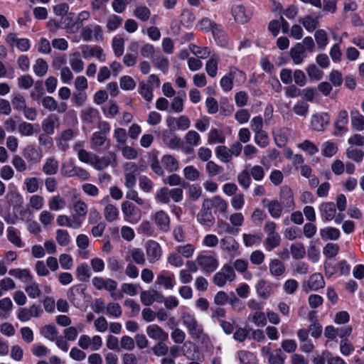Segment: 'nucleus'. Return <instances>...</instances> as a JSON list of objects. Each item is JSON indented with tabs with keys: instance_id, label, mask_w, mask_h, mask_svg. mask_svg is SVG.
I'll return each instance as SVG.
<instances>
[{
	"instance_id": "nucleus-36",
	"label": "nucleus",
	"mask_w": 364,
	"mask_h": 364,
	"mask_svg": "<svg viewBox=\"0 0 364 364\" xmlns=\"http://www.w3.org/2000/svg\"><path fill=\"white\" fill-rule=\"evenodd\" d=\"M75 274L80 282L88 281L92 275L91 269L86 262H82L77 266Z\"/></svg>"
},
{
	"instance_id": "nucleus-34",
	"label": "nucleus",
	"mask_w": 364,
	"mask_h": 364,
	"mask_svg": "<svg viewBox=\"0 0 364 364\" xmlns=\"http://www.w3.org/2000/svg\"><path fill=\"white\" fill-rule=\"evenodd\" d=\"M305 48L302 43H296L290 50V56L296 65L301 64L305 58Z\"/></svg>"
},
{
	"instance_id": "nucleus-9",
	"label": "nucleus",
	"mask_w": 364,
	"mask_h": 364,
	"mask_svg": "<svg viewBox=\"0 0 364 364\" xmlns=\"http://www.w3.org/2000/svg\"><path fill=\"white\" fill-rule=\"evenodd\" d=\"M325 287V281L321 274L315 272L311 274L308 279L302 283V289L308 293L316 291Z\"/></svg>"
},
{
	"instance_id": "nucleus-58",
	"label": "nucleus",
	"mask_w": 364,
	"mask_h": 364,
	"mask_svg": "<svg viewBox=\"0 0 364 364\" xmlns=\"http://www.w3.org/2000/svg\"><path fill=\"white\" fill-rule=\"evenodd\" d=\"M55 240L58 244L62 247L68 246L71 242V237L66 230L58 229L55 232Z\"/></svg>"
},
{
	"instance_id": "nucleus-15",
	"label": "nucleus",
	"mask_w": 364,
	"mask_h": 364,
	"mask_svg": "<svg viewBox=\"0 0 364 364\" xmlns=\"http://www.w3.org/2000/svg\"><path fill=\"white\" fill-rule=\"evenodd\" d=\"M5 42L11 47L16 46L21 52H26L31 47L30 41L26 38H18L14 33H9L5 36Z\"/></svg>"
},
{
	"instance_id": "nucleus-5",
	"label": "nucleus",
	"mask_w": 364,
	"mask_h": 364,
	"mask_svg": "<svg viewBox=\"0 0 364 364\" xmlns=\"http://www.w3.org/2000/svg\"><path fill=\"white\" fill-rule=\"evenodd\" d=\"M121 208L125 222L134 225L141 220V215L133 203L124 201L122 203Z\"/></svg>"
},
{
	"instance_id": "nucleus-3",
	"label": "nucleus",
	"mask_w": 364,
	"mask_h": 364,
	"mask_svg": "<svg viewBox=\"0 0 364 364\" xmlns=\"http://www.w3.org/2000/svg\"><path fill=\"white\" fill-rule=\"evenodd\" d=\"M93 287L97 290L105 289L111 293V296L115 299H122V294H117L114 291L117 287V282L110 278H104L102 277H94L92 279Z\"/></svg>"
},
{
	"instance_id": "nucleus-7",
	"label": "nucleus",
	"mask_w": 364,
	"mask_h": 364,
	"mask_svg": "<svg viewBox=\"0 0 364 364\" xmlns=\"http://www.w3.org/2000/svg\"><path fill=\"white\" fill-rule=\"evenodd\" d=\"M261 355L268 364H284L286 359V355L282 349L277 348L272 350L269 345L262 348Z\"/></svg>"
},
{
	"instance_id": "nucleus-44",
	"label": "nucleus",
	"mask_w": 364,
	"mask_h": 364,
	"mask_svg": "<svg viewBox=\"0 0 364 364\" xmlns=\"http://www.w3.org/2000/svg\"><path fill=\"white\" fill-rule=\"evenodd\" d=\"M299 21L305 29L309 32L314 31L318 26V18L315 14L306 15Z\"/></svg>"
},
{
	"instance_id": "nucleus-30",
	"label": "nucleus",
	"mask_w": 364,
	"mask_h": 364,
	"mask_svg": "<svg viewBox=\"0 0 364 364\" xmlns=\"http://www.w3.org/2000/svg\"><path fill=\"white\" fill-rule=\"evenodd\" d=\"M94 159L92 161L91 166H92L97 170H102L107 168L109 164L111 159H113L115 164L116 163V156L114 154H110L109 156H102L98 157L95 154Z\"/></svg>"
},
{
	"instance_id": "nucleus-20",
	"label": "nucleus",
	"mask_w": 364,
	"mask_h": 364,
	"mask_svg": "<svg viewBox=\"0 0 364 364\" xmlns=\"http://www.w3.org/2000/svg\"><path fill=\"white\" fill-rule=\"evenodd\" d=\"M42 106L49 112L56 111L58 113H64L68 109V105L64 102H58L53 97L46 96L42 99Z\"/></svg>"
},
{
	"instance_id": "nucleus-51",
	"label": "nucleus",
	"mask_w": 364,
	"mask_h": 364,
	"mask_svg": "<svg viewBox=\"0 0 364 364\" xmlns=\"http://www.w3.org/2000/svg\"><path fill=\"white\" fill-rule=\"evenodd\" d=\"M218 60V56L216 55H213L206 62L205 70L207 74L211 77H215L217 75Z\"/></svg>"
},
{
	"instance_id": "nucleus-12",
	"label": "nucleus",
	"mask_w": 364,
	"mask_h": 364,
	"mask_svg": "<svg viewBox=\"0 0 364 364\" xmlns=\"http://www.w3.org/2000/svg\"><path fill=\"white\" fill-rule=\"evenodd\" d=\"M151 218L159 230L164 232H167L169 230L171 218L164 210H159L153 213Z\"/></svg>"
},
{
	"instance_id": "nucleus-21",
	"label": "nucleus",
	"mask_w": 364,
	"mask_h": 364,
	"mask_svg": "<svg viewBox=\"0 0 364 364\" xmlns=\"http://www.w3.org/2000/svg\"><path fill=\"white\" fill-rule=\"evenodd\" d=\"M76 136V132L72 129H66L60 132L56 137V145L61 151H65L68 147V142Z\"/></svg>"
},
{
	"instance_id": "nucleus-55",
	"label": "nucleus",
	"mask_w": 364,
	"mask_h": 364,
	"mask_svg": "<svg viewBox=\"0 0 364 364\" xmlns=\"http://www.w3.org/2000/svg\"><path fill=\"white\" fill-rule=\"evenodd\" d=\"M269 268L270 274L274 277L281 276L285 272L284 264L277 259L270 261Z\"/></svg>"
},
{
	"instance_id": "nucleus-49",
	"label": "nucleus",
	"mask_w": 364,
	"mask_h": 364,
	"mask_svg": "<svg viewBox=\"0 0 364 364\" xmlns=\"http://www.w3.org/2000/svg\"><path fill=\"white\" fill-rule=\"evenodd\" d=\"M40 333L46 339L54 341L58 336V331L55 325H46L40 329Z\"/></svg>"
},
{
	"instance_id": "nucleus-32",
	"label": "nucleus",
	"mask_w": 364,
	"mask_h": 364,
	"mask_svg": "<svg viewBox=\"0 0 364 364\" xmlns=\"http://www.w3.org/2000/svg\"><path fill=\"white\" fill-rule=\"evenodd\" d=\"M103 215L107 222L112 223L119 218V210L117 205L107 203L105 205Z\"/></svg>"
},
{
	"instance_id": "nucleus-24",
	"label": "nucleus",
	"mask_w": 364,
	"mask_h": 364,
	"mask_svg": "<svg viewBox=\"0 0 364 364\" xmlns=\"http://www.w3.org/2000/svg\"><path fill=\"white\" fill-rule=\"evenodd\" d=\"M318 210L323 222L333 220L336 214V208L333 202L322 203L318 207Z\"/></svg>"
},
{
	"instance_id": "nucleus-41",
	"label": "nucleus",
	"mask_w": 364,
	"mask_h": 364,
	"mask_svg": "<svg viewBox=\"0 0 364 364\" xmlns=\"http://www.w3.org/2000/svg\"><path fill=\"white\" fill-rule=\"evenodd\" d=\"M215 153L216 157L223 163H229L232 159V153L226 146H218L215 149Z\"/></svg>"
},
{
	"instance_id": "nucleus-57",
	"label": "nucleus",
	"mask_w": 364,
	"mask_h": 364,
	"mask_svg": "<svg viewBox=\"0 0 364 364\" xmlns=\"http://www.w3.org/2000/svg\"><path fill=\"white\" fill-rule=\"evenodd\" d=\"M6 198L8 201L13 205H20L23 202L22 195L18 191L15 186L9 189L6 194Z\"/></svg>"
},
{
	"instance_id": "nucleus-22",
	"label": "nucleus",
	"mask_w": 364,
	"mask_h": 364,
	"mask_svg": "<svg viewBox=\"0 0 364 364\" xmlns=\"http://www.w3.org/2000/svg\"><path fill=\"white\" fill-rule=\"evenodd\" d=\"M231 14L234 20L241 24L247 23L251 18V14L241 4L233 5L231 7Z\"/></svg>"
},
{
	"instance_id": "nucleus-33",
	"label": "nucleus",
	"mask_w": 364,
	"mask_h": 364,
	"mask_svg": "<svg viewBox=\"0 0 364 364\" xmlns=\"http://www.w3.org/2000/svg\"><path fill=\"white\" fill-rule=\"evenodd\" d=\"M226 140L223 130L213 128L208 134L207 142L208 144H224Z\"/></svg>"
},
{
	"instance_id": "nucleus-27",
	"label": "nucleus",
	"mask_w": 364,
	"mask_h": 364,
	"mask_svg": "<svg viewBox=\"0 0 364 364\" xmlns=\"http://www.w3.org/2000/svg\"><path fill=\"white\" fill-rule=\"evenodd\" d=\"M146 333L153 340L165 341L168 339V334L157 324H150L146 326Z\"/></svg>"
},
{
	"instance_id": "nucleus-16",
	"label": "nucleus",
	"mask_w": 364,
	"mask_h": 364,
	"mask_svg": "<svg viewBox=\"0 0 364 364\" xmlns=\"http://www.w3.org/2000/svg\"><path fill=\"white\" fill-rule=\"evenodd\" d=\"M220 248L222 252L228 254L231 257L239 255V243L231 236H225L220 240Z\"/></svg>"
},
{
	"instance_id": "nucleus-18",
	"label": "nucleus",
	"mask_w": 364,
	"mask_h": 364,
	"mask_svg": "<svg viewBox=\"0 0 364 364\" xmlns=\"http://www.w3.org/2000/svg\"><path fill=\"white\" fill-rule=\"evenodd\" d=\"M185 146H181V149L185 154L193 152V147L200 144L201 138L200 134L194 130L188 131L184 136Z\"/></svg>"
},
{
	"instance_id": "nucleus-39",
	"label": "nucleus",
	"mask_w": 364,
	"mask_h": 364,
	"mask_svg": "<svg viewBox=\"0 0 364 364\" xmlns=\"http://www.w3.org/2000/svg\"><path fill=\"white\" fill-rule=\"evenodd\" d=\"M213 36L217 44L221 47H225L228 44V38L223 28L220 25L214 26Z\"/></svg>"
},
{
	"instance_id": "nucleus-56",
	"label": "nucleus",
	"mask_w": 364,
	"mask_h": 364,
	"mask_svg": "<svg viewBox=\"0 0 364 364\" xmlns=\"http://www.w3.org/2000/svg\"><path fill=\"white\" fill-rule=\"evenodd\" d=\"M183 176L189 181H196L200 177V172L193 165L186 166L183 170Z\"/></svg>"
},
{
	"instance_id": "nucleus-61",
	"label": "nucleus",
	"mask_w": 364,
	"mask_h": 364,
	"mask_svg": "<svg viewBox=\"0 0 364 364\" xmlns=\"http://www.w3.org/2000/svg\"><path fill=\"white\" fill-rule=\"evenodd\" d=\"M281 237L279 234L267 235L264 241V247L267 251H272L280 245Z\"/></svg>"
},
{
	"instance_id": "nucleus-1",
	"label": "nucleus",
	"mask_w": 364,
	"mask_h": 364,
	"mask_svg": "<svg viewBox=\"0 0 364 364\" xmlns=\"http://www.w3.org/2000/svg\"><path fill=\"white\" fill-rule=\"evenodd\" d=\"M160 79L155 74L150 75L146 81L139 83L138 92L146 102H151L154 99L153 91L160 86Z\"/></svg>"
},
{
	"instance_id": "nucleus-35",
	"label": "nucleus",
	"mask_w": 364,
	"mask_h": 364,
	"mask_svg": "<svg viewBox=\"0 0 364 364\" xmlns=\"http://www.w3.org/2000/svg\"><path fill=\"white\" fill-rule=\"evenodd\" d=\"M319 234L323 240H336L341 236V232L338 228L330 226L321 228Z\"/></svg>"
},
{
	"instance_id": "nucleus-28",
	"label": "nucleus",
	"mask_w": 364,
	"mask_h": 364,
	"mask_svg": "<svg viewBox=\"0 0 364 364\" xmlns=\"http://www.w3.org/2000/svg\"><path fill=\"white\" fill-rule=\"evenodd\" d=\"M203 206L210 209L215 208L221 213H225L228 207V203L220 196L205 199L203 200Z\"/></svg>"
},
{
	"instance_id": "nucleus-40",
	"label": "nucleus",
	"mask_w": 364,
	"mask_h": 364,
	"mask_svg": "<svg viewBox=\"0 0 364 364\" xmlns=\"http://www.w3.org/2000/svg\"><path fill=\"white\" fill-rule=\"evenodd\" d=\"M213 220V216L210 212V208H205L202 204V208L197 215V221L203 225L209 226L212 224Z\"/></svg>"
},
{
	"instance_id": "nucleus-4",
	"label": "nucleus",
	"mask_w": 364,
	"mask_h": 364,
	"mask_svg": "<svg viewBox=\"0 0 364 364\" xmlns=\"http://www.w3.org/2000/svg\"><path fill=\"white\" fill-rule=\"evenodd\" d=\"M236 274L235 271L230 264H225L220 270L215 274L213 277V283L222 287L225 285L228 282H232L235 280Z\"/></svg>"
},
{
	"instance_id": "nucleus-63",
	"label": "nucleus",
	"mask_w": 364,
	"mask_h": 364,
	"mask_svg": "<svg viewBox=\"0 0 364 364\" xmlns=\"http://www.w3.org/2000/svg\"><path fill=\"white\" fill-rule=\"evenodd\" d=\"M58 169V162L54 158H48L43 166V172L47 175L55 174Z\"/></svg>"
},
{
	"instance_id": "nucleus-45",
	"label": "nucleus",
	"mask_w": 364,
	"mask_h": 364,
	"mask_svg": "<svg viewBox=\"0 0 364 364\" xmlns=\"http://www.w3.org/2000/svg\"><path fill=\"white\" fill-rule=\"evenodd\" d=\"M57 122L58 117L54 114H50L42 122L43 131L47 134H53L55 132V126Z\"/></svg>"
},
{
	"instance_id": "nucleus-11",
	"label": "nucleus",
	"mask_w": 364,
	"mask_h": 364,
	"mask_svg": "<svg viewBox=\"0 0 364 364\" xmlns=\"http://www.w3.org/2000/svg\"><path fill=\"white\" fill-rule=\"evenodd\" d=\"M124 186L128 189L133 188L136 183V176L139 173L137 166L134 162H127L124 164Z\"/></svg>"
},
{
	"instance_id": "nucleus-48",
	"label": "nucleus",
	"mask_w": 364,
	"mask_h": 364,
	"mask_svg": "<svg viewBox=\"0 0 364 364\" xmlns=\"http://www.w3.org/2000/svg\"><path fill=\"white\" fill-rule=\"evenodd\" d=\"M48 205L50 210L58 211L65 208L66 202L60 196L56 195L50 198L48 200Z\"/></svg>"
},
{
	"instance_id": "nucleus-19",
	"label": "nucleus",
	"mask_w": 364,
	"mask_h": 364,
	"mask_svg": "<svg viewBox=\"0 0 364 364\" xmlns=\"http://www.w3.org/2000/svg\"><path fill=\"white\" fill-rule=\"evenodd\" d=\"M81 36L85 41L102 40L103 32L98 25H89L82 28Z\"/></svg>"
},
{
	"instance_id": "nucleus-29",
	"label": "nucleus",
	"mask_w": 364,
	"mask_h": 364,
	"mask_svg": "<svg viewBox=\"0 0 364 364\" xmlns=\"http://www.w3.org/2000/svg\"><path fill=\"white\" fill-rule=\"evenodd\" d=\"M56 223L60 227H67L71 229H78L80 226V222L75 219L72 215H59L57 217Z\"/></svg>"
},
{
	"instance_id": "nucleus-47",
	"label": "nucleus",
	"mask_w": 364,
	"mask_h": 364,
	"mask_svg": "<svg viewBox=\"0 0 364 364\" xmlns=\"http://www.w3.org/2000/svg\"><path fill=\"white\" fill-rule=\"evenodd\" d=\"M161 161L169 172L176 171L179 168L178 161L172 155L166 154L163 156Z\"/></svg>"
},
{
	"instance_id": "nucleus-50",
	"label": "nucleus",
	"mask_w": 364,
	"mask_h": 364,
	"mask_svg": "<svg viewBox=\"0 0 364 364\" xmlns=\"http://www.w3.org/2000/svg\"><path fill=\"white\" fill-rule=\"evenodd\" d=\"M139 234L146 237L154 236L155 234V228L154 225L149 220H143L137 228Z\"/></svg>"
},
{
	"instance_id": "nucleus-26",
	"label": "nucleus",
	"mask_w": 364,
	"mask_h": 364,
	"mask_svg": "<svg viewBox=\"0 0 364 364\" xmlns=\"http://www.w3.org/2000/svg\"><path fill=\"white\" fill-rule=\"evenodd\" d=\"M156 283L166 289H172L176 284L175 275L169 271L162 270L157 275Z\"/></svg>"
},
{
	"instance_id": "nucleus-2",
	"label": "nucleus",
	"mask_w": 364,
	"mask_h": 364,
	"mask_svg": "<svg viewBox=\"0 0 364 364\" xmlns=\"http://www.w3.org/2000/svg\"><path fill=\"white\" fill-rule=\"evenodd\" d=\"M196 262L200 269L208 273L213 272L219 266L218 257L208 252H200L196 256Z\"/></svg>"
},
{
	"instance_id": "nucleus-62",
	"label": "nucleus",
	"mask_w": 364,
	"mask_h": 364,
	"mask_svg": "<svg viewBox=\"0 0 364 364\" xmlns=\"http://www.w3.org/2000/svg\"><path fill=\"white\" fill-rule=\"evenodd\" d=\"M183 258H191L195 253L196 247L191 243L183 245H178L175 248Z\"/></svg>"
},
{
	"instance_id": "nucleus-53",
	"label": "nucleus",
	"mask_w": 364,
	"mask_h": 364,
	"mask_svg": "<svg viewBox=\"0 0 364 364\" xmlns=\"http://www.w3.org/2000/svg\"><path fill=\"white\" fill-rule=\"evenodd\" d=\"M7 238L9 242L17 247H23L24 244L21 240L19 232L13 227L7 229Z\"/></svg>"
},
{
	"instance_id": "nucleus-64",
	"label": "nucleus",
	"mask_w": 364,
	"mask_h": 364,
	"mask_svg": "<svg viewBox=\"0 0 364 364\" xmlns=\"http://www.w3.org/2000/svg\"><path fill=\"white\" fill-rule=\"evenodd\" d=\"M237 358L240 364H256V358L253 353L240 350L237 353Z\"/></svg>"
},
{
	"instance_id": "nucleus-31",
	"label": "nucleus",
	"mask_w": 364,
	"mask_h": 364,
	"mask_svg": "<svg viewBox=\"0 0 364 364\" xmlns=\"http://www.w3.org/2000/svg\"><path fill=\"white\" fill-rule=\"evenodd\" d=\"M23 155L28 161L32 163L39 162L42 158L41 150L33 145L26 146Z\"/></svg>"
},
{
	"instance_id": "nucleus-54",
	"label": "nucleus",
	"mask_w": 364,
	"mask_h": 364,
	"mask_svg": "<svg viewBox=\"0 0 364 364\" xmlns=\"http://www.w3.org/2000/svg\"><path fill=\"white\" fill-rule=\"evenodd\" d=\"M163 141L170 149H178L180 147L181 139L172 133H164Z\"/></svg>"
},
{
	"instance_id": "nucleus-10",
	"label": "nucleus",
	"mask_w": 364,
	"mask_h": 364,
	"mask_svg": "<svg viewBox=\"0 0 364 364\" xmlns=\"http://www.w3.org/2000/svg\"><path fill=\"white\" fill-rule=\"evenodd\" d=\"M144 248L149 263L154 264L161 258L162 247L158 242L149 240L145 242Z\"/></svg>"
},
{
	"instance_id": "nucleus-43",
	"label": "nucleus",
	"mask_w": 364,
	"mask_h": 364,
	"mask_svg": "<svg viewBox=\"0 0 364 364\" xmlns=\"http://www.w3.org/2000/svg\"><path fill=\"white\" fill-rule=\"evenodd\" d=\"M255 289L259 296L263 299H267L272 294V287L264 279H260L255 285Z\"/></svg>"
},
{
	"instance_id": "nucleus-14",
	"label": "nucleus",
	"mask_w": 364,
	"mask_h": 364,
	"mask_svg": "<svg viewBox=\"0 0 364 364\" xmlns=\"http://www.w3.org/2000/svg\"><path fill=\"white\" fill-rule=\"evenodd\" d=\"M330 116L327 112L315 113L311 117V125L314 130L324 131L330 124Z\"/></svg>"
},
{
	"instance_id": "nucleus-25",
	"label": "nucleus",
	"mask_w": 364,
	"mask_h": 364,
	"mask_svg": "<svg viewBox=\"0 0 364 364\" xmlns=\"http://www.w3.org/2000/svg\"><path fill=\"white\" fill-rule=\"evenodd\" d=\"M262 204L267 208L269 215L273 218L279 219L282 217L283 206L277 200L264 198L262 200Z\"/></svg>"
},
{
	"instance_id": "nucleus-13",
	"label": "nucleus",
	"mask_w": 364,
	"mask_h": 364,
	"mask_svg": "<svg viewBox=\"0 0 364 364\" xmlns=\"http://www.w3.org/2000/svg\"><path fill=\"white\" fill-rule=\"evenodd\" d=\"M80 49L82 55L85 59L95 58L100 62H105L106 60V54L99 46L85 45Z\"/></svg>"
},
{
	"instance_id": "nucleus-42",
	"label": "nucleus",
	"mask_w": 364,
	"mask_h": 364,
	"mask_svg": "<svg viewBox=\"0 0 364 364\" xmlns=\"http://www.w3.org/2000/svg\"><path fill=\"white\" fill-rule=\"evenodd\" d=\"M69 63L72 70L76 73L82 72L84 69L85 63L81 59L80 53L77 51L70 55Z\"/></svg>"
},
{
	"instance_id": "nucleus-52",
	"label": "nucleus",
	"mask_w": 364,
	"mask_h": 364,
	"mask_svg": "<svg viewBox=\"0 0 364 364\" xmlns=\"http://www.w3.org/2000/svg\"><path fill=\"white\" fill-rule=\"evenodd\" d=\"M9 274L11 276L18 278L23 282L27 283L32 282L33 277L30 274L29 271L26 269H11L9 270Z\"/></svg>"
},
{
	"instance_id": "nucleus-6",
	"label": "nucleus",
	"mask_w": 364,
	"mask_h": 364,
	"mask_svg": "<svg viewBox=\"0 0 364 364\" xmlns=\"http://www.w3.org/2000/svg\"><path fill=\"white\" fill-rule=\"evenodd\" d=\"M235 78H238L240 81L242 82L245 80V75L243 72L236 68H231L220 81V85L224 92H229L232 89Z\"/></svg>"
},
{
	"instance_id": "nucleus-38",
	"label": "nucleus",
	"mask_w": 364,
	"mask_h": 364,
	"mask_svg": "<svg viewBox=\"0 0 364 364\" xmlns=\"http://www.w3.org/2000/svg\"><path fill=\"white\" fill-rule=\"evenodd\" d=\"M348 124V114L346 110L339 111L335 123V128L340 134L346 132Z\"/></svg>"
},
{
	"instance_id": "nucleus-59",
	"label": "nucleus",
	"mask_w": 364,
	"mask_h": 364,
	"mask_svg": "<svg viewBox=\"0 0 364 364\" xmlns=\"http://www.w3.org/2000/svg\"><path fill=\"white\" fill-rule=\"evenodd\" d=\"M154 65L163 73H167L169 68V61L164 55H158L152 59Z\"/></svg>"
},
{
	"instance_id": "nucleus-23",
	"label": "nucleus",
	"mask_w": 364,
	"mask_h": 364,
	"mask_svg": "<svg viewBox=\"0 0 364 364\" xmlns=\"http://www.w3.org/2000/svg\"><path fill=\"white\" fill-rule=\"evenodd\" d=\"M72 208L74 212L72 216L77 221H80V226H82L88 212L87 205L81 199H77L73 201Z\"/></svg>"
},
{
	"instance_id": "nucleus-46",
	"label": "nucleus",
	"mask_w": 364,
	"mask_h": 364,
	"mask_svg": "<svg viewBox=\"0 0 364 364\" xmlns=\"http://www.w3.org/2000/svg\"><path fill=\"white\" fill-rule=\"evenodd\" d=\"M99 112L96 109L88 107L80 112V117L83 122L91 124L98 117Z\"/></svg>"
},
{
	"instance_id": "nucleus-8",
	"label": "nucleus",
	"mask_w": 364,
	"mask_h": 364,
	"mask_svg": "<svg viewBox=\"0 0 364 364\" xmlns=\"http://www.w3.org/2000/svg\"><path fill=\"white\" fill-rule=\"evenodd\" d=\"M77 344L83 350L97 351L102 346V339L98 335L90 337L88 335L83 334L80 336Z\"/></svg>"
},
{
	"instance_id": "nucleus-17",
	"label": "nucleus",
	"mask_w": 364,
	"mask_h": 364,
	"mask_svg": "<svg viewBox=\"0 0 364 364\" xmlns=\"http://www.w3.org/2000/svg\"><path fill=\"white\" fill-rule=\"evenodd\" d=\"M167 127L171 129L187 130L191 127V121L186 115H181L178 117L168 116L166 119Z\"/></svg>"
},
{
	"instance_id": "nucleus-60",
	"label": "nucleus",
	"mask_w": 364,
	"mask_h": 364,
	"mask_svg": "<svg viewBox=\"0 0 364 364\" xmlns=\"http://www.w3.org/2000/svg\"><path fill=\"white\" fill-rule=\"evenodd\" d=\"M77 166L71 160H67L62 163L60 173L66 177L75 176Z\"/></svg>"
},
{
	"instance_id": "nucleus-37",
	"label": "nucleus",
	"mask_w": 364,
	"mask_h": 364,
	"mask_svg": "<svg viewBox=\"0 0 364 364\" xmlns=\"http://www.w3.org/2000/svg\"><path fill=\"white\" fill-rule=\"evenodd\" d=\"M350 120L353 129L358 132L364 130V116L358 110L350 111Z\"/></svg>"
}]
</instances>
